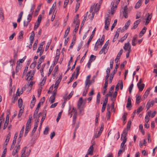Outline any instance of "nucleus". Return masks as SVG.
<instances>
[{
    "label": "nucleus",
    "instance_id": "473e14b6",
    "mask_svg": "<svg viewBox=\"0 0 157 157\" xmlns=\"http://www.w3.org/2000/svg\"><path fill=\"white\" fill-rule=\"evenodd\" d=\"M105 48L103 47L99 52V54H101L102 53H103L104 54H105L106 53L107 50V49L106 50H105Z\"/></svg>",
    "mask_w": 157,
    "mask_h": 157
},
{
    "label": "nucleus",
    "instance_id": "ea45409f",
    "mask_svg": "<svg viewBox=\"0 0 157 157\" xmlns=\"http://www.w3.org/2000/svg\"><path fill=\"white\" fill-rule=\"evenodd\" d=\"M124 140L121 143V148H124V144L126 142L127 140V138H123Z\"/></svg>",
    "mask_w": 157,
    "mask_h": 157
},
{
    "label": "nucleus",
    "instance_id": "423d86ee",
    "mask_svg": "<svg viewBox=\"0 0 157 157\" xmlns=\"http://www.w3.org/2000/svg\"><path fill=\"white\" fill-rule=\"evenodd\" d=\"M123 48L125 51H131V46L129 42L124 44Z\"/></svg>",
    "mask_w": 157,
    "mask_h": 157
},
{
    "label": "nucleus",
    "instance_id": "4d7b16f0",
    "mask_svg": "<svg viewBox=\"0 0 157 157\" xmlns=\"http://www.w3.org/2000/svg\"><path fill=\"white\" fill-rule=\"evenodd\" d=\"M143 108L142 106H140L137 110V113L139 114L140 112L142 111Z\"/></svg>",
    "mask_w": 157,
    "mask_h": 157
},
{
    "label": "nucleus",
    "instance_id": "0eeeda50",
    "mask_svg": "<svg viewBox=\"0 0 157 157\" xmlns=\"http://www.w3.org/2000/svg\"><path fill=\"white\" fill-rule=\"evenodd\" d=\"M40 106V102H39L37 104V107L36 108L35 111L34 112L33 117L35 118L39 111V108Z\"/></svg>",
    "mask_w": 157,
    "mask_h": 157
},
{
    "label": "nucleus",
    "instance_id": "69168bd1",
    "mask_svg": "<svg viewBox=\"0 0 157 157\" xmlns=\"http://www.w3.org/2000/svg\"><path fill=\"white\" fill-rule=\"evenodd\" d=\"M7 151L6 148H5L2 154V155L1 157H5V155Z\"/></svg>",
    "mask_w": 157,
    "mask_h": 157
},
{
    "label": "nucleus",
    "instance_id": "58836bf2",
    "mask_svg": "<svg viewBox=\"0 0 157 157\" xmlns=\"http://www.w3.org/2000/svg\"><path fill=\"white\" fill-rule=\"evenodd\" d=\"M55 97H54V95H52L51 96L50 99V101L51 103H52L54 102L55 100Z\"/></svg>",
    "mask_w": 157,
    "mask_h": 157
},
{
    "label": "nucleus",
    "instance_id": "2eb2a0df",
    "mask_svg": "<svg viewBox=\"0 0 157 157\" xmlns=\"http://www.w3.org/2000/svg\"><path fill=\"white\" fill-rule=\"evenodd\" d=\"M31 128L30 126H28L27 125H26L25 129V132L24 134V136H26L27 135V134L28 133L29 131V130L30 128Z\"/></svg>",
    "mask_w": 157,
    "mask_h": 157
},
{
    "label": "nucleus",
    "instance_id": "c85d7f7f",
    "mask_svg": "<svg viewBox=\"0 0 157 157\" xmlns=\"http://www.w3.org/2000/svg\"><path fill=\"white\" fill-rule=\"evenodd\" d=\"M136 102L137 104H139L140 102L141 97L136 94Z\"/></svg>",
    "mask_w": 157,
    "mask_h": 157
},
{
    "label": "nucleus",
    "instance_id": "c9c22d12",
    "mask_svg": "<svg viewBox=\"0 0 157 157\" xmlns=\"http://www.w3.org/2000/svg\"><path fill=\"white\" fill-rule=\"evenodd\" d=\"M45 57V56H42L39 59L38 61V63H39V64H41V63L43 61L44 58Z\"/></svg>",
    "mask_w": 157,
    "mask_h": 157
},
{
    "label": "nucleus",
    "instance_id": "603ef678",
    "mask_svg": "<svg viewBox=\"0 0 157 157\" xmlns=\"http://www.w3.org/2000/svg\"><path fill=\"white\" fill-rule=\"evenodd\" d=\"M131 121H128L127 126L126 129H127V130H129V129L131 127Z\"/></svg>",
    "mask_w": 157,
    "mask_h": 157
},
{
    "label": "nucleus",
    "instance_id": "de8ad7c7",
    "mask_svg": "<svg viewBox=\"0 0 157 157\" xmlns=\"http://www.w3.org/2000/svg\"><path fill=\"white\" fill-rule=\"evenodd\" d=\"M74 91H72L69 94V95L66 98L67 100H69L73 95Z\"/></svg>",
    "mask_w": 157,
    "mask_h": 157
},
{
    "label": "nucleus",
    "instance_id": "5fc2aeb1",
    "mask_svg": "<svg viewBox=\"0 0 157 157\" xmlns=\"http://www.w3.org/2000/svg\"><path fill=\"white\" fill-rule=\"evenodd\" d=\"M19 89L18 88L16 92V94H17L19 96L21 94H22L24 91L22 88L21 89V90L20 92H19Z\"/></svg>",
    "mask_w": 157,
    "mask_h": 157
},
{
    "label": "nucleus",
    "instance_id": "a18cd8bd",
    "mask_svg": "<svg viewBox=\"0 0 157 157\" xmlns=\"http://www.w3.org/2000/svg\"><path fill=\"white\" fill-rule=\"evenodd\" d=\"M79 22H78V21L77 22L75 28L74 30V32H75L76 33V32L78 30L79 26Z\"/></svg>",
    "mask_w": 157,
    "mask_h": 157
},
{
    "label": "nucleus",
    "instance_id": "6e6d98bb",
    "mask_svg": "<svg viewBox=\"0 0 157 157\" xmlns=\"http://www.w3.org/2000/svg\"><path fill=\"white\" fill-rule=\"evenodd\" d=\"M40 121V119H39V117H36V120H35V122L34 123L35 125L38 126L39 124V122Z\"/></svg>",
    "mask_w": 157,
    "mask_h": 157
},
{
    "label": "nucleus",
    "instance_id": "7ed1b4c3",
    "mask_svg": "<svg viewBox=\"0 0 157 157\" xmlns=\"http://www.w3.org/2000/svg\"><path fill=\"white\" fill-rule=\"evenodd\" d=\"M110 21L111 19L109 16L105 17V28L106 30H108L109 29V27L110 24Z\"/></svg>",
    "mask_w": 157,
    "mask_h": 157
},
{
    "label": "nucleus",
    "instance_id": "e2e57ef3",
    "mask_svg": "<svg viewBox=\"0 0 157 157\" xmlns=\"http://www.w3.org/2000/svg\"><path fill=\"white\" fill-rule=\"evenodd\" d=\"M69 2V0H65L64 4L63 5L64 8H65L67 7V5L68 3Z\"/></svg>",
    "mask_w": 157,
    "mask_h": 157
},
{
    "label": "nucleus",
    "instance_id": "79ce46f5",
    "mask_svg": "<svg viewBox=\"0 0 157 157\" xmlns=\"http://www.w3.org/2000/svg\"><path fill=\"white\" fill-rule=\"evenodd\" d=\"M71 113L77 115V110L74 107H73L72 109V110L71 111H70Z\"/></svg>",
    "mask_w": 157,
    "mask_h": 157
},
{
    "label": "nucleus",
    "instance_id": "c756f323",
    "mask_svg": "<svg viewBox=\"0 0 157 157\" xmlns=\"http://www.w3.org/2000/svg\"><path fill=\"white\" fill-rule=\"evenodd\" d=\"M114 88V85L112 86H111V88L109 90V96H111L112 95L113 91V90Z\"/></svg>",
    "mask_w": 157,
    "mask_h": 157
},
{
    "label": "nucleus",
    "instance_id": "aec40b11",
    "mask_svg": "<svg viewBox=\"0 0 157 157\" xmlns=\"http://www.w3.org/2000/svg\"><path fill=\"white\" fill-rule=\"evenodd\" d=\"M116 72H115V71L114 72V71H113L111 73L109 79V83H111L112 81L113 80V78L114 77V75L115 74Z\"/></svg>",
    "mask_w": 157,
    "mask_h": 157
},
{
    "label": "nucleus",
    "instance_id": "4be33fe9",
    "mask_svg": "<svg viewBox=\"0 0 157 157\" xmlns=\"http://www.w3.org/2000/svg\"><path fill=\"white\" fill-rule=\"evenodd\" d=\"M46 116V113H45L44 115L42 117V118L40 122V126H39V129L40 130L41 128V126H42V123L45 118Z\"/></svg>",
    "mask_w": 157,
    "mask_h": 157
},
{
    "label": "nucleus",
    "instance_id": "bf43d9fd",
    "mask_svg": "<svg viewBox=\"0 0 157 157\" xmlns=\"http://www.w3.org/2000/svg\"><path fill=\"white\" fill-rule=\"evenodd\" d=\"M96 59V56L93 55H91L90 57V59L89 60H90L92 61Z\"/></svg>",
    "mask_w": 157,
    "mask_h": 157
},
{
    "label": "nucleus",
    "instance_id": "f257e3e1",
    "mask_svg": "<svg viewBox=\"0 0 157 157\" xmlns=\"http://www.w3.org/2000/svg\"><path fill=\"white\" fill-rule=\"evenodd\" d=\"M120 0H113L111 3V12L112 14H113L116 10L117 5L120 2Z\"/></svg>",
    "mask_w": 157,
    "mask_h": 157
},
{
    "label": "nucleus",
    "instance_id": "f03ea898",
    "mask_svg": "<svg viewBox=\"0 0 157 157\" xmlns=\"http://www.w3.org/2000/svg\"><path fill=\"white\" fill-rule=\"evenodd\" d=\"M35 72V71L34 70L32 72H31V71H29L27 72L26 76L27 77L26 80L28 81H29L30 80H32V78L34 75Z\"/></svg>",
    "mask_w": 157,
    "mask_h": 157
},
{
    "label": "nucleus",
    "instance_id": "7c9ffc66",
    "mask_svg": "<svg viewBox=\"0 0 157 157\" xmlns=\"http://www.w3.org/2000/svg\"><path fill=\"white\" fill-rule=\"evenodd\" d=\"M32 116H30L29 117V119L28 120L27 123L26 124V125L28 126H31V123L32 121Z\"/></svg>",
    "mask_w": 157,
    "mask_h": 157
},
{
    "label": "nucleus",
    "instance_id": "8fccbe9b",
    "mask_svg": "<svg viewBox=\"0 0 157 157\" xmlns=\"http://www.w3.org/2000/svg\"><path fill=\"white\" fill-rule=\"evenodd\" d=\"M77 115L74 114L73 117V124H75V121L77 118Z\"/></svg>",
    "mask_w": 157,
    "mask_h": 157
},
{
    "label": "nucleus",
    "instance_id": "37998d69",
    "mask_svg": "<svg viewBox=\"0 0 157 157\" xmlns=\"http://www.w3.org/2000/svg\"><path fill=\"white\" fill-rule=\"evenodd\" d=\"M80 69V67L79 66L77 67L76 68V78L78 76L79 73V71Z\"/></svg>",
    "mask_w": 157,
    "mask_h": 157
},
{
    "label": "nucleus",
    "instance_id": "5701e85b",
    "mask_svg": "<svg viewBox=\"0 0 157 157\" xmlns=\"http://www.w3.org/2000/svg\"><path fill=\"white\" fill-rule=\"evenodd\" d=\"M131 104L132 103L131 98L130 97H129L127 100V104L126 106V107H130L131 105Z\"/></svg>",
    "mask_w": 157,
    "mask_h": 157
},
{
    "label": "nucleus",
    "instance_id": "bb28decb",
    "mask_svg": "<svg viewBox=\"0 0 157 157\" xmlns=\"http://www.w3.org/2000/svg\"><path fill=\"white\" fill-rule=\"evenodd\" d=\"M105 39V36L104 35H103L101 37V41H100V39H99L98 41H97V42L96 44L97 43V42H98V40H99V42H100L99 44L101 45H102L103 44V43L104 40Z\"/></svg>",
    "mask_w": 157,
    "mask_h": 157
},
{
    "label": "nucleus",
    "instance_id": "6e6552de",
    "mask_svg": "<svg viewBox=\"0 0 157 157\" xmlns=\"http://www.w3.org/2000/svg\"><path fill=\"white\" fill-rule=\"evenodd\" d=\"M20 145L19 144L17 146H16L15 148L13 149L12 152V155L13 156L15 155L18 152V151L20 149Z\"/></svg>",
    "mask_w": 157,
    "mask_h": 157
},
{
    "label": "nucleus",
    "instance_id": "72a5a7b5",
    "mask_svg": "<svg viewBox=\"0 0 157 157\" xmlns=\"http://www.w3.org/2000/svg\"><path fill=\"white\" fill-rule=\"evenodd\" d=\"M41 15H39V16L38 17V18L37 20V25H38L37 26V27L36 28H37L39 26L41 22Z\"/></svg>",
    "mask_w": 157,
    "mask_h": 157
},
{
    "label": "nucleus",
    "instance_id": "49530a36",
    "mask_svg": "<svg viewBox=\"0 0 157 157\" xmlns=\"http://www.w3.org/2000/svg\"><path fill=\"white\" fill-rule=\"evenodd\" d=\"M49 128L48 127H46L44 131V134L45 135H47L49 131Z\"/></svg>",
    "mask_w": 157,
    "mask_h": 157
},
{
    "label": "nucleus",
    "instance_id": "3c124183",
    "mask_svg": "<svg viewBox=\"0 0 157 157\" xmlns=\"http://www.w3.org/2000/svg\"><path fill=\"white\" fill-rule=\"evenodd\" d=\"M141 5V3L138 2L136 4L135 8L137 9L139 8Z\"/></svg>",
    "mask_w": 157,
    "mask_h": 157
},
{
    "label": "nucleus",
    "instance_id": "20e7f679",
    "mask_svg": "<svg viewBox=\"0 0 157 157\" xmlns=\"http://www.w3.org/2000/svg\"><path fill=\"white\" fill-rule=\"evenodd\" d=\"M145 16L147 18L146 19V21L145 22V25H146L149 23L150 20H151L152 16V14H150L149 13H147L146 14Z\"/></svg>",
    "mask_w": 157,
    "mask_h": 157
},
{
    "label": "nucleus",
    "instance_id": "a19ab883",
    "mask_svg": "<svg viewBox=\"0 0 157 157\" xmlns=\"http://www.w3.org/2000/svg\"><path fill=\"white\" fill-rule=\"evenodd\" d=\"M21 67V65L19 63H17V65L16 67V71L17 72H18L19 70L20 69Z\"/></svg>",
    "mask_w": 157,
    "mask_h": 157
},
{
    "label": "nucleus",
    "instance_id": "4468645a",
    "mask_svg": "<svg viewBox=\"0 0 157 157\" xmlns=\"http://www.w3.org/2000/svg\"><path fill=\"white\" fill-rule=\"evenodd\" d=\"M150 113H151L150 111H149L147 112V114L145 117V121L147 123L149 121V119L148 118V117H150Z\"/></svg>",
    "mask_w": 157,
    "mask_h": 157
},
{
    "label": "nucleus",
    "instance_id": "2f4dec72",
    "mask_svg": "<svg viewBox=\"0 0 157 157\" xmlns=\"http://www.w3.org/2000/svg\"><path fill=\"white\" fill-rule=\"evenodd\" d=\"M22 100L21 98H19L18 100V105L20 108H21L22 105Z\"/></svg>",
    "mask_w": 157,
    "mask_h": 157
},
{
    "label": "nucleus",
    "instance_id": "f704fd0d",
    "mask_svg": "<svg viewBox=\"0 0 157 157\" xmlns=\"http://www.w3.org/2000/svg\"><path fill=\"white\" fill-rule=\"evenodd\" d=\"M26 147H24V148L22 150V154L21 155V157H27L26 156H25V152L26 151Z\"/></svg>",
    "mask_w": 157,
    "mask_h": 157
},
{
    "label": "nucleus",
    "instance_id": "b1692460",
    "mask_svg": "<svg viewBox=\"0 0 157 157\" xmlns=\"http://www.w3.org/2000/svg\"><path fill=\"white\" fill-rule=\"evenodd\" d=\"M83 103L82 98L81 97L79 98L78 102V107H81Z\"/></svg>",
    "mask_w": 157,
    "mask_h": 157
},
{
    "label": "nucleus",
    "instance_id": "39448f33",
    "mask_svg": "<svg viewBox=\"0 0 157 157\" xmlns=\"http://www.w3.org/2000/svg\"><path fill=\"white\" fill-rule=\"evenodd\" d=\"M91 76L90 75L87 76L86 77V79L85 81V89L86 92H87L89 88V85L88 86V83L89 82Z\"/></svg>",
    "mask_w": 157,
    "mask_h": 157
},
{
    "label": "nucleus",
    "instance_id": "ddd939ff",
    "mask_svg": "<svg viewBox=\"0 0 157 157\" xmlns=\"http://www.w3.org/2000/svg\"><path fill=\"white\" fill-rule=\"evenodd\" d=\"M94 150L93 145H92L90 146L88 150V154L90 155H92L93 154V151Z\"/></svg>",
    "mask_w": 157,
    "mask_h": 157
},
{
    "label": "nucleus",
    "instance_id": "1a4fd4ad",
    "mask_svg": "<svg viewBox=\"0 0 157 157\" xmlns=\"http://www.w3.org/2000/svg\"><path fill=\"white\" fill-rule=\"evenodd\" d=\"M126 129H124L123 132V133L121 135V138H127L126 136L128 133V131Z\"/></svg>",
    "mask_w": 157,
    "mask_h": 157
},
{
    "label": "nucleus",
    "instance_id": "338daca9",
    "mask_svg": "<svg viewBox=\"0 0 157 157\" xmlns=\"http://www.w3.org/2000/svg\"><path fill=\"white\" fill-rule=\"evenodd\" d=\"M10 134H8L6 137V139L5 140V142L7 143H8L9 141V139H10Z\"/></svg>",
    "mask_w": 157,
    "mask_h": 157
},
{
    "label": "nucleus",
    "instance_id": "e433bc0d",
    "mask_svg": "<svg viewBox=\"0 0 157 157\" xmlns=\"http://www.w3.org/2000/svg\"><path fill=\"white\" fill-rule=\"evenodd\" d=\"M38 40H35L33 47V50H34L36 49V46L38 43Z\"/></svg>",
    "mask_w": 157,
    "mask_h": 157
},
{
    "label": "nucleus",
    "instance_id": "6ab92c4d",
    "mask_svg": "<svg viewBox=\"0 0 157 157\" xmlns=\"http://www.w3.org/2000/svg\"><path fill=\"white\" fill-rule=\"evenodd\" d=\"M150 90V88H148L147 90L143 96V98H144V99H145L147 98L148 94H149Z\"/></svg>",
    "mask_w": 157,
    "mask_h": 157
},
{
    "label": "nucleus",
    "instance_id": "774afa93",
    "mask_svg": "<svg viewBox=\"0 0 157 157\" xmlns=\"http://www.w3.org/2000/svg\"><path fill=\"white\" fill-rule=\"evenodd\" d=\"M82 42L80 43L79 45H78V47L77 48V50L78 51H79L81 48H82Z\"/></svg>",
    "mask_w": 157,
    "mask_h": 157
},
{
    "label": "nucleus",
    "instance_id": "13d9d810",
    "mask_svg": "<svg viewBox=\"0 0 157 157\" xmlns=\"http://www.w3.org/2000/svg\"><path fill=\"white\" fill-rule=\"evenodd\" d=\"M32 14H29L27 16V20L29 22L31 21L32 17Z\"/></svg>",
    "mask_w": 157,
    "mask_h": 157
},
{
    "label": "nucleus",
    "instance_id": "a211bd4d",
    "mask_svg": "<svg viewBox=\"0 0 157 157\" xmlns=\"http://www.w3.org/2000/svg\"><path fill=\"white\" fill-rule=\"evenodd\" d=\"M131 21L130 20H129L128 21L125 23V25L123 27V29L124 30H126L127 29L129 26L130 25V24Z\"/></svg>",
    "mask_w": 157,
    "mask_h": 157
},
{
    "label": "nucleus",
    "instance_id": "9b49d317",
    "mask_svg": "<svg viewBox=\"0 0 157 157\" xmlns=\"http://www.w3.org/2000/svg\"><path fill=\"white\" fill-rule=\"evenodd\" d=\"M62 79V77L60 76L59 78L58 79L57 81H56L54 87V88H55L56 89H57L58 87V85Z\"/></svg>",
    "mask_w": 157,
    "mask_h": 157
},
{
    "label": "nucleus",
    "instance_id": "412c9836",
    "mask_svg": "<svg viewBox=\"0 0 157 157\" xmlns=\"http://www.w3.org/2000/svg\"><path fill=\"white\" fill-rule=\"evenodd\" d=\"M137 85L139 91H142L145 86V85L144 84H137Z\"/></svg>",
    "mask_w": 157,
    "mask_h": 157
},
{
    "label": "nucleus",
    "instance_id": "cd10ccee",
    "mask_svg": "<svg viewBox=\"0 0 157 157\" xmlns=\"http://www.w3.org/2000/svg\"><path fill=\"white\" fill-rule=\"evenodd\" d=\"M70 27L68 26L65 32V34L63 37L64 38H65L68 35V33L70 31Z\"/></svg>",
    "mask_w": 157,
    "mask_h": 157
},
{
    "label": "nucleus",
    "instance_id": "680f3d73",
    "mask_svg": "<svg viewBox=\"0 0 157 157\" xmlns=\"http://www.w3.org/2000/svg\"><path fill=\"white\" fill-rule=\"evenodd\" d=\"M88 12H87L86 13V15L84 16V18L83 19L82 21V24H84L85 21L86 20L87 15V14H88Z\"/></svg>",
    "mask_w": 157,
    "mask_h": 157
},
{
    "label": "nucleus",
    "instance_id": "09e8293b",
    "mask_svg": "<svg viewBox=\"0 0 157 157\" xmlns=\"http://www.w3.org/2000/svg\"><path fill=\"white\" fill-rule=\"evenodd\" d=\"M117 19H115L114 20V23L112 25L111 27V30H112L113 29V28H114V27H115V25H116L117 24Z\"/></svg>",
    "mask_w": 157,
    "mask_h": 157
},
{
    "label": "nucleus",
    "instance_id": "c03bdc74",
    "mask_svg": "<svg viewBox=\"0 0 157 157\" xmlns=\"http://www.w3.org/2000/svg\"><path fill=\"white\" fill-rule=\"evenodd\" d=\"M125 147L123 148V149H120L119 150L117 154V156L119 157L120 155L124 151Z\"/></svg>",
    "mask_w": 157,
    "mask_h": 157
},
{
    "label": "nucleus",
    "instance_id": "4c0bfd02",
    "mask_svg": "<svg viewBox=\"0 0 157 157\" xmlns=\"http://www.w3.org/2000/svg\"><path fill=\"white\" fill-rule=\"evenodd\" d=\"M26 56H25L22 59H19L17 61V63H22L25 60V59L26 58Z\"/></svg>",
    "mask_w": 157,
    "mask_h": 157
},
{
    "label": "nucleus",
    "instance_id": "052dcab7",
    "mask_svg": "<svg viewBox=\"0 0 157 157\" xmlns=\"http://www.w3.org/2000/svg\"><path fill=\"white\" fill-rule=\"evenodd\" d=\"M0 17L1 18L2 20L4 18V15L3 11L2 10L0 11Z\"/></svg>",
    "mask_w": 157,
    "mask_h": 157
},
{
    "label": "nucleus",
    "instance_id": "864d4df0",
    "mask_svg": "<svg viewBox=\"0 0 157 157\" xmlns=\"http://www.w3.org/2000/svg\"><path fill=\"white\" fill-rule=\"evenodd\" d=\"M62 112H60L58 114V116L56 119V121L57 122H58L59 120L60 119L61 116Z\"/></svg>",
    "mask_w": 157,
    "mask_h": 157
},
{
    "label": "nucleus",
    "instance_id": "f8f14e48",
    "mask_svg": "<svg viewBox=\"0 0 157 157\" xmlns=\"http://www.w3.org/2000/svg\"><path fill=\"white\" fill-rule=\"evenodd\" d=\"M141 20L140 19H139L136 21L134 24V25L132 29H136L137 27L138 24H140Z\"/></svg>",
    "mask_w": 157,
    "mask_h": 157
},
{
    "label": "nucleus",
    "instance_id": "f3484780",
    "mask_svg": "<svg viewBox=\"0 0 157 157\" xmlns=\"http://www.w3.org/2000/svg\"><path fill=\"white\" fill-rule=\"evenodd\" d=\"M147 29V28L144 27L141 31L139 33V36L141 37L143 36V35L145 33L146 31V30Z\"/></svg>",
    "mask_w": 157,
    "mask_h": 157
},
{
    "label": "nucleus",
    "instance_id": "9d476101",
    "mask_svg": "<svg viewBox=\"0 0 157 157\" xmlns=\"http://www.w3.org/2000/svg\"><path fill=\"white\" fill-rule=\"evenodd\" d=\"M137 38V35H135L133 37L132 39V45L135 46L136 45V39Z\"/></svg>",
    "mask_w": 157,
    "mask_h": 157
},
{
    "label": "nucleus",
    "instance_id": "393cba45",
    "mask_svg": "<svg viewBox=\"0 0 157 157\" xmlns=\"http://www.w3.org/2000/svg\"><path fill=\"white\" fill-rule=\"evenodd\" d=\"M25 129V126L23 125L22 128L21 129L19 135V137L20 138H21L22 137V136H23V133L24 132V130Z\"/></svg>",
    "mask_w": 157,
    "mask_h": 157
},
{
    "label": "nucleus",
    "instance_id": "0e129e2a",
    "mask_svg": "<svg viewBox=\"0 0 157 157\" xmlns=\"http://www.w3.org/2000/svg\"><path fill=\"white\" fill-rule=\"evenodd\" d=\"M94 36H92V35H91L90 36V38H89V40H88V41L87 42V44L88 45V46L89 45V44L90 42L91 41L92 38H93Z\"/></svg>",
    "mask_w": 157,
    "mask_h": 157
},
{
    "label": "nucleus",
    "instance_id": "dca6fc26",
    "mask_svg": "<svg viewBox=\"0 0 157 157\" xmlns=\"http://www.w3.org/2000/svg\"><path fill=\"white\" fill-rule=\"evenodd\" d=\"M24 32L23 31H21L19 33V36L18 37V40L20 41L23 38Z\"/></svg>",
    "mask_w": 157,
    "mask_h": 157
},
{
    "label": "nucleus",
    "instance_id": "a878e982",
    "mask_svg": "<svg viewBox=\"0 0 157 157\" xmlns=\"http://www.w3.org/2000/svg\"><path fill=\"white\" fill-rule=\"evenodd\" d=\"M37 127L38 126L34 125V128H33L32 131L31 133L30 134L31 136H32L34 134L36 131Z\"/></svg>",
    "mask_w": 157,
    "mask_h": 157
}]
</instances>
